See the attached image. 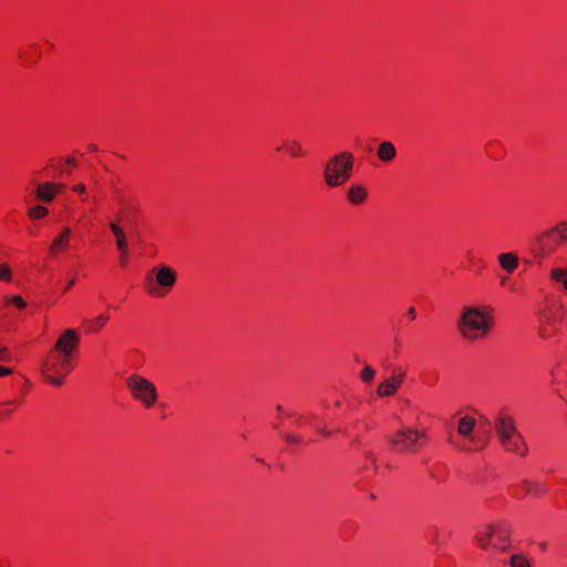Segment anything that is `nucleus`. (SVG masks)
I'll return each instance as SVG.
<instances>
[{
	"mask_svg": "<svg viewBox=\"0 0 567 567\" xmlns=\"http://www.w3.org/2000/svg\"><path fill=\"white\" fill-rule=\"evenodd\" d=\"M0 280L6 282L11 280V269L6 264L0 265Z\"/></svg>",
	"mask_w": 567,
	"mask_h": 567,
	"instance_id": "nucleus-28",
	"label": "nucleus"
},
{
	"mask_svg": "<svg viewBox=\"0 0 567 567\" xmlns=\"http://www.w3.org/2000/svg\"><path fill=\"white\" fill-rule=\"evenodd\" d=\"M49 210L44 206H34L29 209V217L32 219H40L48 215Z\"/></svg>",
	"mask_w": 567,
	"mask_h": 567,
	"instance_id": "nucleus-25",
	"label": "nucleus"
},
{
	"mask_svg": "<svg viewBox=\"0 0 567 567\" xmlns=\"http://www.w3.org/2000/svg\"><path fill=\"white\" fill-rule=\"evenodd\" d=\"M54 186L51 183L39 184L35 196L38 200L50 203L54 198Z\"/></svg>",
	"mask_w": 567,
	"mask_h": 567,
	"instance_id": "nucleus-18",
	"label": "nucleus"
},
{
	"mask_svg": "<svg viewBox=\"0 0 567 567\" xmlns=\"http://www.w3.org/2000/svg\"><path fill=\"white\" fill-rule=\"evenodd\" d=\"M73 190L79 193V194H84L86 188L83 184H78L73 187Z\"/></svg>",
	"mask_w": 567,
	"mask_h": 567,
	"instance_id": "nucleus-35",
	"label": "nucleus"
},
{
	"mask_svg": "<svg viewBox=\"0 0 567 567\" xmlns=\"http://www.w3.org/2000/svg\"><path fill=\"white\" fill-rule=\"evenodd\" d=\"M109 321L107 315H100L94 319L89 321V331L96 332L99 331L106 322Z\"/></svg>",
	"mask_w": 567,
	"mask_h": 567,
	"instance_id": "nucleus-23",
	"label": "nucleus"
},
{
	"mask_svg": "<svg viewBox=\"0 0 567 567\" xmlns=\"http://www.w3.org/2000/svg\"><path fill=\"white\" fill-rule=\"evenodd\" d=\"M499 266L507 272L512 274L519 264L518 257L513 252H503L498 257Z\"/></svg>",
	"mask_w": 567,
	"mask_h": 567,
	"instance_id": "nucleus-17",
	"label": "nucleus"
},
{
	"mask_svg": "<svg viewBox=\"0 0 567 567\" xmlns=\"http://www.w3.org/2000/svg\"><path fill=\"white\" fill-rule=\"evenodd\" d=\"M72 370V361H66L65 364L60 361V354L53 353L48 357L42 364V372L44 378L53 385L61 386L63 384V375L70 373Z\"/></svg>",
	"mask_w": 567,
	"mask_h": 567,
	"instance_id": "nucleus-7",
	"label": "nucleus"
},
{
	"mask_svg": "<svg viewBox=\"0 0 567 567\" xmlns=\"http://www.w3.org/2000/svg\"><path fill=\"white\" fill-rule=\"evenodd\" d=\"M522 487L526 494L540 495L546 493V488L536 482L524 481L522 482Z\"/></svg>",
	"mask_w": 567,
	"mask_h": 567,
	"instance_id": "nucleus-21",
	"label": "nucleus"
},
{
	"mask_svg": "<svg viewBox=\"0 0 567 567\" xmlns=\"http://www.w3.org/2000/svg\"><path fill=\"white\" fill-rule=\"evenodd\" d=\"M72 230L69 227H64L62 231L54 237L50 250L55 254L61 249H65L69 246Z\"/></svg>",
	"mask_w": 567,
	"mask_h": 567,
	"instance_id": "nucleus-16",
	"label": "nucleus"
},
{
	"mask_svg": "<svg viewBox=\"0 0 567 567\" xmlns=\"http://www.w3.org/2000/svg\"><path fill=\"white\" fill-rule=\"evenodd\" d=\"M125 258H126V256L121 255V260H122L123 265L125 264Z\"/></svg>",
	"mask_w": 567,
	"mask_h": 567,
	"instance_id": "nucleus-41",
	"label": "nucleus"
},
{
	"mask_svg": "<svg viewBox=\"0 0 567 567\" xmlns=\"http://www.w3.org/2000/svg\"><path fill=\"white\" fill-rule=\"evenodd\" d=\"M494 429L502 447L520 456L527 455L528 447L523 435L517 431L515 420L505 412H499L494 421Z\"/></svg>",
	"mask_w": 567,
	"mask_h": 567,
	"instance_id": "nucleus-1",
	"label": "nucleus"
},
{
	"mask_svg": "<svg viewBox=\"0 0 567 567\" xmlns=\"http://www.w3.org/2000/svg\"><path fill=\"white\" fill-rule=\"evenodd\" d=\"M317 431L324 437H329L331 435V431L327 427H318Z\"/></svg>",
	"mask_w": 567,
	"mask_h": 567,
	"instance_id": "nucleus-34",
	"label": "nucleus"
},
{
	"mask_svg": "<svg viewBox=\"0 0 567 567\" xmlns=\"http://www.w3.org/2000/svg\"><path fill=\"white\" fill-rule=\"evenodd\" d=\"M509 566L511 567H530L527 558L519 554H515L509 558Z\"/></svg>",
	"mask_w": 567,
	"mask_h": 567,
	"instance_id": "nucleus-24",
	"label": "nucleus"
},
{
	"mask_svg": "<svg viewBox=\"0 0 567 567\" xmlns=\"http://www.w3.org/2000/svg\"><path fill=\"white\" fill-rule=\"evenodd\" d=\"M340 404H341V403H340V401H337V402L334 403V405H336V406H340Z\"/></svg>",
	"mask_w": 567,
	"mask_h": 567,
	"instance_id": "nucleus-44",
	"label": "nucleus"
},
{
	"mask_svg": "<svg viewBox=\"0 0 567 567\" xmlns=\"http://www.w3.org/2000/svg\"><path fill=\"white\" fill-rule=\"evenodd\" d=\"M550 279L559 282L567 290V268H554L550 271Z\"/></svg>",
	"mask_w": 567,
	"mask_h": 567,
	"instance_id": "nucleus-22",
	"label": "nucleus"
},
{
	"mask_svg": "<svg viewBox=\"0 0 567 567\" xmlns=\"http://www.w3.org/2000/svg\"><path fill=\"white\" fill-rule=\"evenodd\" d=\"M539 547H540L542 550H546L547 549V544L546 543H540Z\"/></svg>",
	"mask_w": 567,
	"mask_h": 567,
	"instance_id": "nucleus-40",
	"label": "nucleus"
},
{
	"mask_svg": "<svg viewBox=\"0 0 567 567\" xmlns=\"http://www.w3.org/2000/svg\"><path fill=\"white\" fill-rule=\"evenodd\" d=\"M66 164H68V165H73V166H74V165L76 164V162H75V159H74V158L70 157V158H68V159H66Z\"/></svg>",
	"mask_w": 567,
	"mask_h": 567,
	"instance_id": "nucleus-39",
	"label": "nucleus"
},
{
	"mask_svg": "<svg viewBox=\"0 0 567 567\" xmlns=\"http://www.w3.org/2000/svg\"><path fill=\"white\" fill-rule=\"evenodd\" d=\"M284 146L291 157H301L306 155V151L297 140H286L284 141Z\"/></svg>",
	"mask_w": 567,
	"mask_h": 567,
	"instance_id": "nucleus-19",
	"label": "nucleus"
},
{
	"mask_svg": "<svg viewBox=\"0 0 567 567\" xmlns=\"http://www.w3.org/2000/svg\"><path fill=\"white\" fill-rule=\"evenodd\" d=\"M556 317L551 311H545L540 315V324L554 326Z\"/></svg>",
	"mask_w": 567,
	"mask_h": 567,
	"instance_id": "nucleus-27",
	"label": "nucleus"
},
{
	"mask_svg": "<svg viewBox=\"0 0 567 567\" xmlns=\"http://www.w3.org/2000/svg\"><path fill=\"white\" fill-rule=\"evenodd\" d=\"M109 227L116 238V248L120 251V255L126 256L128 247L124 229L114 221H110Z\"/></svg>",
	"mask_w": 567,
	"mask_h": 567,
	"instance_id": "nucleus-12",
	"label": "nucleus"
},
{
	"mask_svg": "<svg viewBox=\"0 0 567 567\" xmlns=\"http://www.w3.org/2000/svg\"><path fill=\"white\" fill-rule=\"evenodd\" d=\"M90 150H91V151H95V150H96V147H95L94 145H91V146H90Z\"/></svg>",
	"mask_w": 567,
	"mask_h": 567,
	"instance_id": "nucleus-42",
	"label": "nucleus"
},
{
	"mask_svg": "<svg viewBox=\"0 0 567 567\" xmlns=\"http://www.w3.org/2000/svg\"><path fill=\"white\" fill-rule=\"evenodd\" d=\"M353 155L342 152L332 156L323 166V181L329 187L343 185L352 175Z\"/></svg>",
	"mask_w": 567,
	"mask_h": 567,
	"instance_id": "nucleus-3",
	"label": "nucleus"
},
{
	"mask_svg": "<svg viewBox=\"0 0 567 567\" xmlns=\"http://www.w3.org/2000/svg\"><path fill=\"white\" fill-rule=\"evenodd\" d=\"M494 532L498 542H503L505 545H508L511 528L507 523L501 522L499 524L494 525Z\"/></svg>",
	"mask_w": 567,
	"mask_h": 567,
	"instance_id": "nucleus-20",
	"label": "nucleus"
},
{
	"mask_svg": "<svg viewBox=\"0 0 567 567\" xmlns=\"http://www.w3.org/2000/svg\"><path fill=\"white\" fill-rule=\"evenodd\" d=\"M553 326H548V324H540L539 327V336L543 338V339H549L554 336V330L551 329Z\"/></svg>",
	"mask_w": 567,
	"mask_h": 567,
	"instance_id": "nucleus-29",
	"label": "nucleus"
},
{
	"mask_svg": "<svg viewBox=\"0 0 567 567\" xmlns=\"http://www.w3.org/2000/svg\"><path fill=\"white\" fill-rule=\"evenodd\" d=\"M506 280H507L506 278H503V279L501 280L502 285H505Z\"/></svg>",
	"mask_w": 567,
	"mask_h": 567,
	"instance_id": "nucleus-43",
	"label": "nucleus"
},
{
	"mask_svg": "<svg viewBox=\"0 0 567 567\" xmlns=\"http://www.w3.org/2000/svg\"><path fill=\"white\" fill-rule=\"evenodd\" d=\"M74 284H75V279H71V280L68 282V285H66V287H65V289H64V290H65V291H66V290H69V289H70Z\"/></svg>",
	"mask_w": 567,
	"mask_h": 567,
	"instance_id": "nucleus-38",
	"label": "nucleus"
},
{
	"mask_svg": "<svg viewBox=\"0 0 567 567\" xmlns=\"http://www.w3.org/2000/svg\"><path fill=\"white\" fill-rule=\"evenodd\" d=\"M0 361H9L8 348L0 344Z\"/></svg>",
	"mask_w": 567,
	"mask_h": 567,
	"instance_id": "nucleus-32",
	"label": "nucleus"
},
{
	"mask_svg": "<svg viewBox=\"0 0 567 567\" xmlns=\"http://www.w3.org/2000/svg\"><path fill=\"white\" fill-rule=\"evenodd\" d=\"M388 440L394 452L415 453L426 440V433L412 427H401Z\"/></svg>",
	"mask_w": 567,
	"mask_h": 567,
	"instance_id": "nucleus-4",
	"label": "nucleus"
},
{
	"mask_svg": "<svg viewBox=\"0 0 567 567\" xmlns=\"http://www.w3.org/2000/svg\"><path fill=\"white\" fill-rule=\"evenodd\" d=\"M284 440L289 444H300L302 442V437L293 434H285Z\"/></svg>",
	"mask_w": 567,
	"mask_h": 567,
	"instance_id": "nucleus-30",
	"label": "nucleus"
},
{
	"mask_svg": "<svg viewBox=\"0 0 567 567\" xmlns=\"http://www.w3.org/2000/svg\"><path fill=\"white\" fill-rule=\"evenodd\" d=\"M496 538L493 524H486L478 528L475 539L482 549H488L489 547L499 548L505 551L509 548V545L498 546L497 543H492L493 538Z\"/></svg>",
	"mask_w": 567,
	"mask_h": 567,
	"instance_id": "nucleus-10",
	"label": "nucleus"
},
{
	"mask_svg": "<svg viewBox=\"0 0 567 567\" xmlns=\"http://www.w3.org/2000/svg\"><path fill=\"white\" fill-rule=\"evenodd\" d=\"M175 270L168 266H158L146 275V289L156 297H163L176 282Z\"/></svg>",
	"mask_w": 567,
	"mask_h": 567,
	"instance_id": "nucleus-6",
	"label": "nucleus"
},
{
	"mask_svg": "<svg viewBox=\"0 0 567 567\" xmlns=\"http://www.w3.org/2000/svg\"><path fill=\"white\" fill-rule=\"evenodd\" d=\"M377 156L382 162H391L396 156V148L392 142L384 141L379 144Z\"/></svg>",
	"mask_w": 567,
	"mask_h": 567,
	"instance_id": "nucleus-15",
	"label": "nucleus"
},
{
	"mask_svg": "<svg viewBox=\"0 0 567 567\" xmlns=\"http://www.w3.org/2000/svg\"><path fill=\"white\" fill-rule=\"evenodd\" d=\"M403 379V372H400L399 374H393L391 378L386 379L384 382L379 384L377 389L378 395L381 398H388L393 395L401 386Z\"/></svg>",
	"mask_w": 567,
	"mask_h": 567,
	"instance_id": "nucleus-11",
	"label": "nucleus"
},
{
	"mask_svg": "<svg viewBox=\"0 0 567 567\" xmlns=\"http://www.w3.org/2000/svg\"><path fill=\"white\" fill-rule=\"evenodd\" d=\"M374 377L375 370L370 365H367L361 372V379L365 383H370L374 379Z\"/></svg>",
	"mask_w": 567,
	"mask_h": 567,
	"instance_id": "nucleus-26",
	"label": "nucleus"
},
{
	"mask_svg": "<svg viewBox=\"0 0 567 567\" xmlns=\"http://www.w3.org/2000/svg\"><path fill=\"white\" fill-rule=\"evenodd\" d=\"M80 338L75 330L68 329L56 340L54 351L60 354V361L63 364L72 361L73 351L78 348Z\"/></svg>",
	"mask_w": 567,
	"mask_h": 567,
	"instance_id": "nucleus-8",
	"label": "nucleus"
},
{
	"mask_svg": "<svg viewBox=\"0 0 567 567\" xmlns=\"http://www.w3.org/2000/svg\"><path fill=\"white\" fill-rule=\"evenodd\" d=\"M491 326V318L477 307H465L458 321V330L467 340L486 337Z\"/></svg>",
	"mask_w": 567,
	"mask_h": 567,
	"instance_id": "nucleus-2",
	"label": "nucleus"
},
{
	"mask_svg": "<svg viewBox=\"0 0 567 567\" xmlns=\"http://www.w3.org/2000/svg\"><path fill=\"white\" fill-rule=\"evenodd\" d=\"M475 420L472 416H463L457 422V432L460 435L468 439L475 447L471 446H460L463 451H474V450H481L484 449L486 445L485 441H481L473 436V431L475 429Z\"/></svg>",
	"mask_w": 567,
	"mask_h": 567,
	"instance_id": "nucleus-9",
	"label": "nucleus"
},
{
	"mask_svg": "<svg viewBox=\"0 0 567 567\" xmlns=\"http://www.w3.org/2000/svg\"><path fill=\"white\" fill-rule=\"evenodd\" d=\"M10 301L18 308H24L27 306L25 301L20 296L11 297Z\"/></svg>",
	"mask_w": 567,
	"mask_h": 567,
	"instance_id": "nucleus-31",
	"label": "nucleus"
},
{
	"mask_svg": "<svg viewBox=\"0 0 567 567\" xmlns=\"http://www.w3.org/2000/svg\"><path fill=\"white\" fill-rule=\"evenodd\" d=\"M408 315H409L412 319H415L416 313H415V309H414V307H410V308H409V310H408Z\"/></svg>",
	"mask_w": 567,
	"mask_h": 567,
	"instance_id": "nucleus-36",
	"label": "nucleus"
},
{
	"mask_svg": "<svg viewBox=\"0 0 567 567\" xmlns=\"http://www.w3.org/2000/svg\"><path fill=\"white\" fill-rule=\"evenodd\" d=\"M53 186H54V193L62 190L64 187L62 184H53Z\"/></svg>",
	"mask_w": 567,
	"mask_h": 567,
	"instance_id": "nucleus-37",
	"label": "nucleus"
},
{
	"mask_svg": "<svg viewBox=\"0 0 567 567\" xmlns=\"http://www.w3.org/2000/svg\"><path fill=\"white\" fill-rule=\"evenodd\" d=\"M368 198V192L360 184L351 185L347 192V199L352 205H362Z\"/></svg>",
	"mask_w": 567,
	"mask_h": 567,
	"instance_id": "nucleus-14",
	"label": "nucleus"
},
{
	"mask_svg": "<svg viewBox=\"0 0 567 567\" xmlns=\"http://www.w3.org/2000/svg\"><path fill=\"white\" fill-rule=\"evenodd\" d=\"M126 386L132 396L142 403L146 409L152 408L158 398L156 386L153 382L140 374H132L126 379Z\"/></svg>",
	"mask_w": 567,
	"mask_h": 567,
	"instance_id": "nucleus-5",
	"label": "nucleus"
},
{
	"mask_svg": "<svg viewBox=\"0 0 567 567\" xmlns=\"http://www.w3.org/2000/svg\"><path fill=\"white\" fill-rule=\"evenodd\" d=\"M12 369L0 365V378L12 374Z\"/></svg>",
	"mask_w": 567,
	"mask_h": 567,
	"instance_id": "nucleus-33",
	"label": "nucleus"
},
{
	"mask_svg": "<svg viewBox=\"0 0 567 567\" xmlns=\"http://www.w3.org/2000/svg\"><path fill=\"white\" fill-rule=\"evenodd\" d=\"M544 237L548 238L556 246L561 241L567 240V221H561L555 227L548 229L544 234Z\"/></svg>",
	"mask_w": 567,
	"mask_h": 567,
	"instance_id": "nucleus-13",
	"label": "nucleus"
}]
</instances>
